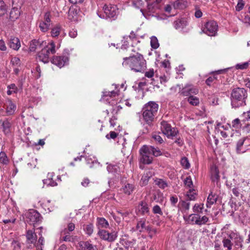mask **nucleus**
Masks as SVG:
<instances>
[{"mask_svg": "<svg viewBox=\"0 0 250 250\" xmlns=\"http://www.w3.org/2000/svg\"><path fill=\"white\" fill-rule=\"evenodd\" d=\"M123 57L122 65L135 72H144L146 68V62L141 54L136 52L133 46L127 43L122 44L120 50Z\"/></svg>", "mask_w": 250, "mask_h": 250, "instance_id": "nucleus-1", "label": "nucleus"}, {"mask_svg": "<svg viewBox=\"0 0 250 250\" xmlns=\"http://www.w3.org/2000/svg\"><path fill=\"white\" fill-rule=\"evenodd\" d=\"M158 104L154 102H149L143 107L142 112L143 119L149 126L153 125L158 113Z\"/></svg>", "mask_w": 250, "mask_h": 250, "instance_id": "nucleus-2", "label": "nucleus"}, {"mask_svg": "<svg viewBox=\"0 0 250 250\" xmlns=\"http://www.w3.org/2000/svg\"><path fill=\"white\" fill-rule=\"evenodd\" d=\"M247 91L244 88H234L231 94V104L233 108L245 105Z\"/></svg>", "mask_w": 250, "mask_h": 250, "instance_id": "nucleus-3", "label": "nucleus"}, {"mask_svg": "<svg viewBox=\"0 0 250 250\" xmlns=\"http://www.w3.org/2000/svg\"><path fill=\"white\" fill-rule=\"evenodd\" d=\"M56 52V45L53 41H51L44 45L37 55V59L39 61L44 63L49 62L50 54H54Z\"/></svg>", "mask_w": 250, "mask_h": 250, "instance_id": "nucleus-4", "label": "nucleus"}, {"mask_svg": "<svg viewBox=\"0 0 250 250\" xmlns=\"http://www.w3.org/2000/svg\"><path fill=\"white\" fill-rule=\"evenodd\" d=\"M183 218L186 224L191 225L202 226L206 224L209 220L207 216L204 215L201 217L197 213H192L188 216L184 215Z\"/></svg>", "mask_w": 250, "mask_h": 250, "instance_id": "nucleus-5", "label": "nucleus"}, {"mask_svg": "<svg viewBox=\"0 0 250 250\" xmlns=\"http://www.w3.org/2000/svg\"><path fill=\"white\" fill-rule=\"evenodd\" d=\"M218 25L214 21H209L202 26V32L209 36H215L217 34Z\"/></svg>", "mask_w": 250, "mask_h": 250, "instance_id": "nucleus-6", "label": "nucleus"}, {"mask_svg": "<svg viewBox=\"0 0 250 250\" xmlns=\"http://www.w3.org/2000/svg\"><path fill=\"white\" fill-rule=\"evenodd\" d=\"M160 128L162 133L166 135L167 138H173L177 135L178 130L174 127H172L171 125L167 121H162L160 123Z\"/></svg>", "mask_w": 250, "mask_h": 250, "instance_id": "nucleus-7", "label": "nucleus"}, {"mask_svg": "<svg viewBox=\"0 0 250 250\" xmlns=\"http://www.w3.org/2000/svg\"><path fill=\"white\" fill-rule=\"evenodd\" d=\"M26 221L30 225H34L35 224L41 222L42 217L41 215L35 209H30L25 213Z\"/></svg>", "mask_w": 250, "mask_h": 250, "instance_id": "nucleus-8", "label": "nucleus"}, {"mask_svg": "<svg viewBox=\"0 0 250 250\" xmlns=\"http://www.w3.org/2000/svg\"><path fill=\"white\" fill-rule=\"evenodd\" d=\"M98 235L101 239L108 242H114L117 238V232L112 231L109 232L105 229H99Z\"/></svg>", "mask_w": 250, "mask_h": 250, "instance_id": "nucleus-9", "label": "nucleus"}, {"mask_svg": "<svg viewBox=\"0 0 250 250\" xmlns=\"http://www.w3.org/2000/svg\"><path fill=\"white\" fill-rule=\"evenodd\" d=\"M198 89L190 83L186 84L179 92L183 96H190L191 95H196L198 93Z\"/></svg>", "mask_w": 250, "mask_h": 250, "instance_id": "nucleus-10", "label": "nucleus"}, {"mask_svg": "<svg viewBox=\"0 0 250 250\" xmlns=\"http://www.w3.org/2000/svg\"><path fill=\"white\" fill-rule=\"evenodd\" d=\"M51 62L53 64L62 68L68 63L69 57L65 55L54 56Z\"/></svg>", "mask_w": 250, "mask_h": 250, "instance_id": "nucleus-11", "label": "nucleus"}, {"mask_svg": "<svg viewBox=\"0 0 250 250\" xmlns=\"http://www.w3.org/2000/svg\"><path fill=\"white\" fill-rule=\"evenodd\" d=\"M145 148H147L146 146H144L140 150L141 155L140 162L144 164L149 165L152 163L153 157L150 156V152H147V151L146 152Z\"/></svg>", "mask_w": 250, "mask_h": 250, "instance_id": "nucleus-12", "label": "nucleus"}, {"mask_svg": "<svg viewBox=\"0 0 250 250\" xmlns=\"http://www.w3.org/2000/svg\"><path fill=\"white\" fill-rule=\"evenodd\" d=\"M136 211L138 215L149 214V208L147 202L145 201H140L136 208Z\"/></svg>", "mask_w": 250, "mask_h": 250, "instance_id": "nucleus-13", "label": "nucleus"}, {"mask_svg": "<svg viewBox=\"0 0 250 250\" xmlns=\"http://www.w3.org/2000/svg\"><path fill=\"white\" fill-rule=\"evenodd\" d=\"M46 44V42L42 39H34L31 41L29 50L31 52H35L38 49H42Z\"/></svg>", "mask_w": 250, "mask_h": 250, "instance_id": "nucleus-14", "label": "nucleus"}, {"mask_svg": "<svg viewBox=\"0 0 250 250\" xmlns=\"http://www.w3.org/2000/svg\"><path fill=\"white\" fill-rule=\"evenodd\" d=\"M79 250H97L96 245H94L91 243V241H80L77 246Z\"/></svg>", "mask_w": 250, "mask_h": 250, "instance_id": "nucleus-15", "label": "nucleus"}, {"mask_svg": "<svg viewBox=\"0 0 250 250\" xmlns=\"http://www.w3.org/2000/svg\"><path fill=\"white\" fill-rule=\"evenodd\" d=\"M103 10L106 16L108 18L114 17L117 12V8L114 5H105L103 7Z\"/></svg>", "mask_w": 250, "mask_h": 250, "instance_id": "nucleus-16", "label": "nucleus"}, {"mask_svg": "<svg viewBox=\"0 0 250 250\" xmlns=\"http://www.w3.org/2000/svg\"><path fill=\"white\" fill-rule=\"evenodd\" d=\"M0 126H1L2 131L5 135H8L10 133L11 124L8 119L0 120Z\"/></svg>", "mask_w": 250, "mask_h": 250, "instance_id": "nucleus-17", "label": "nucleus"}, {"mask_svg": "<svg viewBox=\"0 0 250 250\" xmlns=\"http://www.w3.org/2000/svg\"><path fill=\"white\" fill-rule=\"evenodd\" d=\"M70 232L66 229L62 230L61 232L60 241L73 242L75 240L74 237L71 235Z\"/></svg>", "mask_w": 250, "mask_h": 250, "instance_id": "nucleus-18", "label": "nucleus"}, {"mask_svg": "<svg viewBox=\"0 0 250 250\" xmlns=\"http://www.w3.org/2000/svg\"><path fill=\"white\" fill-rule=\"evenodd\" d=\"M21 10L18 7H13L11 9L9 14L8 21L14 22L19 19L21 15Z\"/></svg>", "mask_w": 250, "mask_h": 250, "instance_id": "nucleus-19", "label": "nucleus"}, {"mask_svg": "<svg viewBox=\"0 0 250 250\" xmlns=\"http://www.w3.org/2000/svg\"><path fill=\"white\" fill-rule=\"evenodd\" d=\"M227 236H223L222 239V243L223 247L227 249V250H231L233 246L232 238L229 237V232L227 233Z\"/></svg>", "mask_w": 250, "mask_h": 250, "instance_id": "nucleus-20", "label": "nucleus"}, {"mask_svg": "<svg viewBox=\"0 0 250 250\" xmlns=\"http://www.w3.org/2000/svg\"><path fill=\"white\" fill-rule=\"evenodd\" d=\"M147 225H148V222H146L145 218H141L137 222L136 229L140 232H145Z\"/></svg>", "mask_w": 250, "mask_h": 250, "instance_id": "nucleus-21", "label": "nucleus"}, {"mask_svg": "<svg viewBox=\"0 0 250 250\" xmlns=\"http://www.w3.org/2000/svg\"><path fill=\"white\" fill-rule=\"evenodd\" d=\"M4 108L6 109V115L9 116L14 114L16 106L11 101L8 100L4 104Z\"/></svg>", "mask_w": 250, "mask_h": 250, "instance_id": "nucleus-22", "label": "nucleus"}, {"mask_svg": "<svg viewBox=\"0 0 250 250\" xmlns=\"http://www.w3.org/2000/svg\"><path fill=\"white\" fill-rule=\"evenodd\" d=\"M8 44L11 48L15 50H18L21 47L20 40L15 37H11L10 38Z\"/></svg>", "mask_w": 250, "mask_h": 250, "instance_id": "nucleus-23", "label": "nucleus"}, {"mask_svg": "<svg viewBox=\"0 0 250 250\" xmlns=\"http://www.w3.org/2000/svg\"><path fill=\"white\" fill-rule=\"evenodd\" d=\"M26 237L29 243L34 244L37 241V237L34 228L26 231Z\"/></svg>", "mask_w": 250, "mask_h": 250, "instance_id": "nucleus-24", "label": "nucleus"}, {"mask_svg": "<svg viewBox=\"0 0 250 250\" xmlns=\"http://www.w3.org/2000/svg\"><path fill=\"white\" fill-rule=\"evenodd\" d=\"M211 179L214 182L217 183L220 180L219 170L216 166L213 165L210 167Z\"/></svg>", "mask_w": 250, "mask_h": 250, "instance_id": "nucleus-25", "label": "nucleus"}, {"mask_svg": "<svg viewBox=\"0 0 250 250\" xmlns=\"http://www.w3.org/2000/svg\"><path fill=\"white\" fill-rule=\"evenodd\" d=\"M229 237H231L236 246L241 248L242 247L243 239L239 235L233 232H229Z\"/></svg>", "mask_w": 250, "mask_h": 250, "instance_id": "nucleus-26", "label": "nucleus"}, {"mask_svg": "<svg viewBox=\"0 0 250 250\" xmlns=\"http://www.w3.org/2000/svg\"><path fill=\"white\" fill-rule=\"evenodd\" d=\"M135 188L134 185L129 183H126L122 188L123 192L128 195L131 194Z\"/></svg>", "mask_w": 250, "mask_h": 250, "instance_id": "nucleus-27", "label": "nucleus"}, {"mask_svg": "<svg viewBox=\"0 0 250 250\" xmlns=\"http://www.w3.org/2000/svg\"><path fill=\"white\" fill-rule=\"evenodd\" d=\"M190 207V203L188 201L182 200L179 202L178 204L179 210L182 213H187Z\"/></svg>", "mask_w": 250, "mask_h": 250, "instance_id": "nucleus-28", "label": "nucleus"}, {"mask_svg": "<svg viewBox=\"0 0 250 250\" xmlns=\"http://www.w3.org/2000/svg\"><path fill=\"white\" fill-rule=\"evenodd\" d=\"M218 198V196L216 194H213L212 192H211L207 198V207L210 208L212 205L216 203Z\"/></svg>", "mask_w": 250, "mask_h": 250, "instance_id": "nucleus-29", "label": "nucleus"}, {"mask_svg": "<svg viewBox=\"0 0 250 250\" xmlns=\"http://www.w3.org/2000/svg\"><path fill=\"white\" fill-rule=\"evenodd\" d=\"M247 139V138H241L238 140L236 144V150L238 154H241L245 152V149L243 147L244 142Z\"/></svg>", "mask_w": 250, "mask_h": 250, "instance_id": "nucleus-30", "label": "nucleus"}, {"mask_svg": "<svg viewBox=\"0 0 250 250\" xmlns=\"http://www.w3.org/2000/svg\"><path fill=\"white\" fill-rule=\"evenodd\" d=\"M146 149L145 148L146 151L150 152L151 154L155 157H158L162 155V153L158 148H155L153 146H146Z\"/></svg>", "mask_w": 250, "mask_h": 250, "instance_id": "nucleus-31", "label": "nucleus"}, {"mask_svg": "<svg viewBox=\"0 0 250 250\" xmlns=\"http://www.w3.org/2000/svg\"><path fill=\"white\" fill-rule=\"evenodd\" d=\"M173 24L175 29H182L187 25V21L183 19H178L174 21Z\"/></svg>", "mask_w": 250, "mask_h": 250, "instance_id": "nucleus-32", "label": "nucleus"}, {"mask_svg": "<svg viewBox=\"0 0 250 250\" xmlns=\"http://www.w3.org/2000/svg\"><path fill=\"white\" fill-rule=\"evenodd\" d=\"M97 220V226L99 228H105L106 229L109 227V223L108 221L103 217H98Z\"/></svg>", "mask_w": 250, "mask_h": 250, "instance_id": "nucleus-33", "label": "nucleus"}, {"mask_svg": "<svg viewBox=\"0 0 250 250\" xmlns=\"http://www.w3.org/2000/svg\"><path fill=\"white\" fill-rule=\"evenodd\" d=\"M154 183L159 188L163 189L168 186L167 183L162 179L157 178L155 180Z\"/></svg>", "mask_w": 250, "mask_h": 250, "instance_id": "nucleus-34", "label": "nucleus"}, {"mask_svg": "<svg viewBox=\"0 0 250 250\" xmlns=\"http://www.w3.org/2000/svg\"><path fill=\"white\" fill-rule=\"evenodd\" d=\"M186 196L187 197V201L195 200L197 196L196 190L194 189H189L187 192Z\"/></svg>", "mask_w": 250, "mask_h": 250, "instance_id": "nucleus-35", "label": "nucleus"}, {"mask_svg": "<svg viewBox=\"0 0 250 250\" xmlns=\"http://www.w3.org/2000/svg\"><path fill=\"white\" fill-rule=\"evenodd\" d=\"M151 175L149 172H147L144 173L140 181V184L141 186L143 187L146 185Z\"/></svg>", "mask_w": 250, "mask_h": 250, "instance_id": "nucleus-36", "label": "nucleus"}, {"mask_svg": "<svg viewBox=\"0 0 250 250\" xmlns=\"http://www.w3.org/2000/svg\"><path fill=\"white\" fill-rule=\"evenodd\" d=\"M118 90H112L111 91H104L103 92V98L104 99L106 97L114 98L119 95Z\"/></svg>", "mask_w": 250, "mask_h": 250, "instance_id": "nucleus-37", "label": "nucleus"}, {"mask_svg": "<svg viewBox=\"0 0 250 250\" xmlns=\"http://www.w3.org/2000/svg\"><path fill=\"white\" fill-rule=\"evenodd\" d=\"M93 225L92 224L83 225V229L85 233L90 236L93 232Z\"/></svg>", "mask_w": 250, "mask_h": 250, "instance_id": "nucleus-38", "label": "nucleus"}, {"mask_svg": "<svg viewBox=\"0 0 250 250\" xmlns=\"http://www.w3.org/2000/svg\"><path fill=\"white\" fill-rule=\"evenodd\" d=\"M0 163L5 165H8L9 163V160L6 153L3 151L0 152Z\"/></svg>", "mask_w": 250, "mask_h": 250, "instance_id": "nucleus-39", "label": "nucleus"}, {"mask_svg": "<svg viewBox=\"0 0 250 250\" xmlns=\"http://www.w3.org/2000/svg\"><path fill=\"white\" fill-rule=\"evenodd\" d=\"M21 245L20 243L16 240L13 239L11 242L10 250H21Z\"/></svg>", "mask_w": 250, "mask_h": 250, "instance_id": "nucleus-40", "label": "nucleus"}, {"mask_svg": "<svg viewBox=\"0 0 250 250\" xmlns=\"http://www.w3.org/2000/svg\"><path fill=\"white\" fill-rule=\"evenodd\" d=\"M44 238L41 236L40 237L37 242H35L34 244L35 246L37 248V250H42V246L44 245Z\"/></svg>", "mask_w": 250, "mask_h": 250, "instance_id": "nucleus-41", "label": "nucleus"}, {"mask_svg": "<svg viewBox=\"0 0 250 250\" xmlns=\"http://www.w3.org/2000/svg\"><path fill=\"white\" fill-rule=\"evenodd\" d=\"M204 208L203 204H195L193 207V211L195 213H202Z\"/></svg>", "mask_w": 250, "mask_h": 250, "instance_id": "nucleus-42", "label": "nucleus"}, {"mask_svg": "<svg viewBox=\"0 0 250 250\" xmlns=\"http://www.w3.org/2000/svg\"><path fill=\"white\" fill-rule=\"evenodd\" d=\"M188 101L192 105H197L199 104V99L193 96H190L188 99Z\"/></svg>", "mask_w": 250, "mask_h": 250, "instance_id": "nucleus-43", "label": "nucleus"}, {"mask_svg": "<svg viewBox=\"0 0 250 250\" xmlns=\"http://www.w3.org/2000/svg\"><path fill=\"white\" fill-rule=\"evenodd\" d=\"M50 24L45 23L42 21H41L39 24V28L43 32H47L49 28Z\"/></svg>", "mask_w": 250, "mask_h": 250, "instance_id": "nucleus-44", "label": "nucleus"}, {"mask_svg": "<svg viewBox=\"0 0 250 250\" xmlns=\"http://www.w3.org/2000/svg\"><path fill=\"white\" fill-rule=\"evenodd\" d=\"M61 27L59 26H56L53 28L51 31V36L53 37H58L60 34Z\"/></svg>", "mask_w": 250, "mask_h": 250, "instance_id": "nucleus-45", "label": "nucleus"}, {"mask_svg": "<svg viewBox=\"0 0 250 250\" xmlns=\"http://www.w3.org/2000/svg\"><path fill=\"white\" fill-rule=\"evenodd\" d=\"M150 44L152 48L157 49L159 46V44L157 38L153 36L151 38Z\"/></svg>", "mask_w": 250, "mask_h": 250, "instance_id": "nucleus-46", "label": "nucleus"}, {"mask_svg": "<svg viewBox=\"0 0 250 250\" xmlns=\"http://www.w3.org/2000/svg\"><path fill=\"white\" fill-rule=\"evenodd\" d=\"M181 164L185 169H188L190 167V164L187 158L184 157L181 159Z\"/></svg>", "mask_w": 250, "mask_h": 250, "instance_id": "nucleus-47", "label": "nucleus"}, {"mask_svg": "<svg viewBox=\"0 0 250 250\" xmlns=\"http://www.w3.org/2000/svg\"><path fill=\"white\" fill-rule=\"evenodd\" d=\"M119 167L116 165H109L107 167V170L109 173H116L118 171Z\"/></svg>", "mask_w": 250, "mask_h": 250, "instance_id": "nucleus-48", "label": "nucleus"}, {"mask_svg": "<svg viewBox=\"0 0 250 250\" xmlns=\"http://www.w3.org/2000/svg\"><path fill=\"white\" fill-rule=\"evenodd\" d=\"M7 11L6 5L2 0H0V17L4 15Z\"/></svg>", "mask_w": 250, "mask_h": 250, "instance_id": "nucleus-49", "label": "nucleus"}, {"mask_svg": "<svg viewBox=\"0 0 250 250\" xmlns=\"http://www.w3.org/2000/svg\"><path fill=\"white\" fill-rule=\"evenodd\" d=\"M132 5L137 8H141L143 5V1L142 0H132Z\"/></svg>", "mask_w": 250, "mask_h": 250, "instance_id": "nucleus-50", "label": "nucleus"}, {"mask_svg": "<svg viewBox=\"0 0 250 250\" xmlns=\"http://www.w3.org/2000/svg\"><path fill=\"white\" fill-rule=\"evenodd\" d=\"M44 183L47 185H49L52 187L57 186V183L53 180L52 178L48 177L47 179L44 180Z\"/></svg>", "mask_w": 250, "mask_h": 250, "instance_id": "nucleus-51", "label": "nucleus"}, {"mask_svg": "<svg viewBox=\"0 0 250 250\" xmlns=\"http://www.w3.org/2000/svg\"><path fill=\"white\" fill-rule=\"evenodd\" d=\"M245 3L243 0H238V3L235 7V9L237 11H240L243 9Z\"/></svg>", "mask_w": 250, "mask_h": 250, "instance_id": "nucleus-52", "label": "nucleus"}, {"mask_svg": "<svg viewBox=\"0 0 250 250\" xmlns=\"http://www.w3.org/2000/svg\"><path fill=\"white\" fill-rule=\"evenodd\" d=\"M232 126L235 128H238L241 126L240 120L236 118L232 121Z\"/></svg>", "mask_w": 250, "mask_h": 250, "instance_id": "nucleus-53", "label": "nucleus"}, {"mask_svg": "<svg viewBox=\"0 0 250 250\" xmlns=\"http://www.w3.org/2000/svg\"><path fill=\"white\" fill-rule=\"evenodd\" d=\"M152 138L155 140V141L160 144H162L164 142L163 139L162 137L158 134H154L152 135Z\"/></svg>", "mask_w": 250, "mask_h": 250, "instance_id": "nucleus-54", "label": "nucleus"}, {"mask_svg": "<svg viewBox=\"0 0 250 250\" xmlns=\"http://www.w3.org/2000/svg\"><path fill=\"white\" fill-rule=\"evenodd\" d=\"M185 185L188 187L191 188L193 185V183L191 178L190 176L187 177L184 180Z\"/></svg>", "mask_w": 250, "mask_h": 250, "instance_id": "nucleus-55", "label": "nucleus"}, {"mask_svg": "<svg viewBox=\"0 0 250 250\" xmlns=\"http://www.w3.org/2000/svg\"><path fill=\"white\" fill-rule=\"evenodd\" d=\"M152 211L154 214H159L161 215L163 214V212L162 211L160 207L158 205L154 206L153 207Z\"/></svg>", "mask_w": 250, "mask_h": 250, "instance_id": "nucleus-56", "label": "nucleus"}, {"mask_svg": "<svg viewBox=\"0 0 250 250\" xmlns=\"http://www.w3.org/2000/svg\"><path fill=\"white\" fill-rule=\"evenodd\" d=\"M109 123L111 126L114 127L116 126L117 124V117L114 115H113L110 119Z\"/></svg>", "mask_w": 250, "mask_h": 250, "instance_id": "nucleus-57", "label": "nucleus"}, {"mask_svg": "<svg viewBox=\"0 0 250 250\" xmlns=\"http://www.w3.org/2000/svg\"><path fill=\"white\" fill-rule=\"evenodd\" d=\"M118 136V133L114 132V131H110L109 134H107L106 135V138L107 139H115Z\"/></svg>", "mask_w": 250, "mask_h": 250, "instance_id": "nucleus-58", "label": "nucleus"}, {"mask_svg": "<svg viewBox=\"0 0 250 250\" xmlns=\"http://www.w3.org/2000/svg\"><path fill=\"white\" fill-rule=\"evenodd\" d=\"M178 198L176 195H173L170 197V202L171 204L173 206H176V204L178 202Z\"/></svg>", "mask_w": 250, "mask_h": 250, "instance_id": "nucleus-59", "label": "nucleus"}, {"mask_svg": "<svg viewBox=\"0 0 250 250\" xmlns=\"http://www.w3.org/2000/svg\"><path fill=\"white\" fill-rule=\"evenodd\" d=\"M75 225L73 223H69L67 224V228L64 229H63L68 230L69 232H72L75 229Z\"/></svg>", "mask_w": 250, "mask_h": 250, "instance_id": "nucleus-60", "label": "nucleus"}, {"mask_svg": "<svg viewBox=\"0 0 250 250\" xmlns=\"http://www.w3.org/2000/svg\"><path fill=\"white\" fill-rule=\"evenodd\" d=\"M173 6L175 8H182V0H177L173 3Z\"/></svg>", "mask_w": 250, "mask_h": 250, "instance_id": "nucleus-61", "label": "nucleus"}, {"mask_svg": "<svg viewBox=\"0 0 250 250\" xmlns=\"http://www.w3.org/2000/svg\"><path fill=\"white\" fill-rule=\"evenodd\" d=\"M248 65V62H245L243 64H237L236 65V68L242 70L247 68Z\"/></svg>", "mask_w": 250, "mask_h": 250, "instance_id": "nucleus-62", "label": "nucleus"}, {"mask_svg": "<svg viewBox=\"0 0 250 250\" xmlns=\"http://www.w3.org/2000/svg\"><path fill=\"white\" fill-rule=\"evenodd\" d=\"M50 13L49 12H46L44 14V21L43 22L50 24L51 21L50 20Z\"/></svg>", "mask_w": 250, "mask_h": 250, "instance_id": "nucleus-63", "label": "nucleus"}, {"mask_svg": "<svg viewBox=\"0 0 250 250\" xmlns=\"http://www.w3.org/2000/svg\"><path fill=\"white\" fill-rule=\"evenodd\" d=\"M145 75L146 77L151 78L154 76V70L153 69H150L148 71L145 72Z\"/></svg>", "mask_w": 250, "mask_h": 250, "instance_id": "nucleus-64", "label": "nucleus"}]
</instances>
